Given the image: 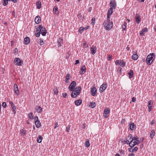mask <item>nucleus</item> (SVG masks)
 I'll return each mask as SVG.
<instances>
[{"label":"nucleus","instance_id":"obj_1","mask_svg":"<svg viewBox=\"0 0 156 156\" xmlns=\"http://www.w3.org/2000/svg\"><path fill=\"white\" fill-rule=\"evenodd\" d=\"M36 31L35 35L37 37L40 36V33L43 36H45L47 33L45 28L42 27L41 25H40L39 26V27L37 29Z\"/></svg>","mask_w":156,"mask_h":156},{"label":"nucleus","instance_id":"obj_2","mask_svg":"<svg viewBox=\"0 0 156 156\" xmlns=\"http://www.w3.org/2000/svg\"><path fill=\"white\" fill-rule=\"evenodd\" d=\"M155 55L154 53H152L148 55L147 57L146 61L148 65H150L152 62L154 58H155Z\"/></svg>","mask_w":156,"mask_h":156},{"label":"nucleus","instance_id":"obj_3","mask_svg":"<svg viewBox=\"0 0 156 156\" xmlns=\"http://www.w3.org/2000/svg\"><path fill=\"white\" fill-rule=\"evenodd\" d=\"M138 139L137 136L132 137L131 142L129 144V146L132 147L140 143Z\"/></svg>","mask_w":156,"mask_h":156},{"label":"nucleus","instance_id":"obj_4","mask_svg":"<svg viewBox=\"0 0 156 156\" xmlns=\"http://www.w3.org/2000/svg\"><path fill=\"white\" fill-rule=\"evenodd\" d=\"M104 27L106 30H110L113 26V23L110 22L109 19H107V22L106 23H105Z\"/></svg>","mask_w":156,"mask_h":156},{"label":"nucleus","instance_id":"obj_5","mask_svg":"<svg viewBox=\"0 0 156 156\" xmlns=\"http://www.w3.org/2000/svg\"><path fill=\"white\" fill-rule=\"evenodd\" d=\"M14 62L15 65L19 66H21L23 63V61L22 60L18 58H16Z\"/></svg>","mask_w":156,"mask_h":156},{"label":"nucleus","instance_id":"obj_6","mask_svg":"<svg viewBox=\"0 0 156 156\" xmlns=\"http://www.w3.org/2000/svg\"><path fill=\"white\" fill-rule=\"evenodd\" d=\"M76 85V82L75 81H73L69 86V90L70 91H73L75 88Z\"/></svg>","mask_w":156,"mask_h":156},{"label":"nucleus","instance_id":"obj_7","mask_svg":"<svg viewBox=\"0 0 156 156\" xmlns=\"http://www.w3.org/2000/svg\"><path fill=\"white\" fill-rule=\"evenodd\" d=\"M34 120L36 127L37 128L41 126V124L39 120H38V117L37 116H36L35 117Z\"/></svg>","mask_w":156,"mask_h":156},{"label":"nucleus","instance_id":"obj_8","mask_svg":"<svg viewBox=\"0 0 156 156\" xmlns=\"http://www.w3.org/2000/svg\"><path fill=\"white\" fill-rule=\"evenodd\" d=\"M107 87V84L106 83H104L102 84L100 87V92L102 93L104 90H105Z\"/></svg>","mask_w":156,"mask_h":156},{"label":"nucleus","instance_id":"obj_9","mask_svg":"<svg viewBox=\"0 0 156 156\" xmlns=\"http://www.w3.org/2000/svg\"><path fill=\"white\" fill-rule=\"evenodd\" d=\"M97 91V90L96 87H94L91 88L90 90L91 95L93 96H95L96 94Z\"/></svg>","mask_w":156,"mask_h":156},{"label":"nucleus","instance_id":"obj_10","mask_svg":"<svg viewBox=\"0 0 156 156\" xmlns=\"http://www.w3.org/2000/svg\"><path fill=\"white\" fill-rule=\"evenodd\" d=\"M132 136L131 134H129L128 137L126 138V140L125 141V142L127 144H129V143L131 142V140L132 138Z\"/></svg>","mask_w":156,"mask_h":156},{"label":"nucleus","instance_id":"obj_11","mask_svg":"<svg viewBox=\"0 0 156 156\" xmlns=\"http://www.w3.org/2000/svg\"><path fill=\"white\" fill-rule=\"evenodd\" d=\"M14 92L16 94H17V95H18L19 94V91L18 87V86L17 84H15L14 85Z\"/></svg>","mask_w":156,"mask_h":156},{"label":"nucleus","instance_id":"obj_12","mask_svg":"<svg viewBox=\"0 0 156 156\" xmlns=\"http://www.w3.org/2000/svg\"><path fill=\"white\" fill-rule=\"evenodd\" d=\"M136 21L138 23H139L141 19L140 15L137 14H136L135 16Z\"/></svg>","mask_w":156,"mask_h":156},{"label":"nucleus","instance_id":"obj_13","mask_svg":"<svg viewBox=\"0 0 156 156\" xmlns=\"http://www.w3.org/2000/svg\"><path fill=\"white\" fill-rule=\"evenodd\" d=\"M9 104L11 105V107L12 109V111L14 112V114H15L16 112L15 111V110L16 108V106L14 105L13 103L11 101H10L9 102Z\"/></svg>","mask_w":156,"mask_h":156},{"label":"nucleus","instance_id":"obj_14","mask_svg":"<svg viewBox=\"0 0 156 156\" xmlns=\"http://www.w3.org/2000/svg\"><path fill=\"white\" fill-rule=\"evenodd\" d=\"M113 12V10L112 8H110L109 9L107 14V19H110V16Z\"/></svg>","mask_w":156,"mask_h":156},{"label":"nucleus","instance_id":"obj_15","mask_svg":"<svg viewBox=\"0 0 156 156\" xmlns=\"http://www.w3.org/2000/svg\"><path fill=\"white\" fill-rule=\"evenodd\" d=\"M96 47L94 46H93L90 49L91 53L93 55L94 54L96 51Z\"/></svg>","mask_w":156,"mask_h":156},{"label":"nucleus","instance_id":"obj_16","mask_svg":"<svg viewBox=\"0 0 156 156\" xmlns=\"http://www.w3.org/2000/svg\"><path fill=\"white\" fill-rule=\"evenodd\" d=\"M147 28L143 29L140 33V35L141 36H143L144 34V33L147 32Z\"/></svg>","mask_w":156,"mask_h":156},{"label":"nucleus","instance_id":"obj_17","mask_svg":"<svg viewBox=\"0 0 156 156\" xmlns=\"http://www.w3.org/2000/svg\"><path fill=\"white\" fill-rule=\"evenodd\" d=\"M40 19V17L39 16H37L35 17V21L37 24H39L40 23L41 21V19Z\"/></svg>","mask_w":156,"mask_h":156},{"label":"nucleus","instance_id":"obj_18","mask_svg":"<svg viewBox=\"0 0 156 156\" xmlns=\"http://www.w3.org/2000/svg\"><path fill=\"white\" fill-rule=\"evenodd\" d=\"M138 57V55L135 52V53H133V55H132V58L134 60H136Z\"/></svg>","mask_w":156,"mask_h":156},{"label":"nucleus","instance_id":"obj_19","mask_svg":"<svg viewBox=\"0 0 156 156\" xmlns=\"http://www.w3.org/2000/svg\"><path fill=\"white\" fill-rule=\"evenodd\" d=\"M30 42V39L29 37H25L24 39V43L26 44H27L29 43Z\"/></svg>","mask_w":156,"mask_h":156},{"label":"nucleus","instance_id":"obj_20","mask_svg":"<svg viewBox=\"0 0 156 156\" xmlns=\"http://www.w3.org/2000/svg\"><path fill=\"white\" fill-rule=\"evenodd\" d=\"M70 78L71 76L70 74H67L66 76V79L65 80V82L67 83H68L69 82V80L70 79Z\"/></svg>","mask_w":156,"mask_h":156},{"label":"nucleus","instance_id":"obj_21","mask_svg":"<svg viewBox=\"0 0 156 156\" xmlns=\"http://www.w3.org/2000/svg\"><path fill=\"white\" fill-rule=\"evenodd\" d=\"M82 102V100L80 99H79L75 101L74 102L75 105L77 106L80 105L81 104Z\"/></svg>","mask_w":156,"mask_h":156},{"label":"nucleus","instance_id":"obj_22","mask_svg":"<svg viewBox=\"0 0 156 156\" xmlns=\"http://www.w3.org/2000/svg\"><path fill=\"white\" fill-rule=\"evenodd\" d=\"M58 8L57 7L55 6L54 7L53 9V12L54 13L58 14L59 13L58 12Z\"/></svg>","mask_w":156,"mask_h":156},{"label":"nucleus","instance_id":"obj_23","mask_svg":"<svg viewBox=\"0 0 156 156\" xmlns=\"http://www.w3.org/2000/svg\"><path fill=\"white\" fill-rule=\"evenodd\" d=\"M110 5L115 8L116 6V4L114 1L112 0L110 2Z\"/></svg>","mask_w":156,"mask_h":156},{"label":"nucleus","instance_id":"obj_24","mask_svg":"<svg viewBox=\"0 0 156 156\" xmlns=\"http://www.w3.org/2000/svg\"><path fill=\"white\" fill-rule=\"evenodd\" d=\"M36 5L37 8L38 9H40L41 8V2L40 1L37 2L36 3Z\"/></svg>","mask_w":156,"mask_h":156},{"label":"nucleus","instance_id":"obj_25","mask_svg":"<svg viewBox=\"0 0 156 156\" xmlns=\"http://www.w3.org/2000/svg\"><path fill=\"white\" fill-rule=\"evenodd\" d=\"M73 92H72L71 94V96L73 98H75L77 96V94L76 93L75 91H72Z\"/></svg>","mask_w":156,"mask_h":156},{"label":"nucleus","instance_id":"obj_26","mask_svg":"<svg viewBox=\"0 0 156 156\" xmlns=\"http://www.w3.org/2000/svg\"><path fill=\"white\" fill-rule=\"evenodd\" d=\"M128 74L129 75V77L130 79H131L133 76V71L132 70H130L129 72L128 73Z\"/></svg>","mask_w":156,"mask_h":156},{"label":"nucleus","instance_id":"obj_27","mask_svg":"<svg viewBox=\"0 0 156 156\" xmlns=\"http://www.w3.org/2000/svg\"><path fill=\"white\" fill-rule=\"evenodd\" d=\"M43 139L42 137L40 135H39L37 137V141L38 143H40L41 142L42 140Z\"/></svg>","mask_w":156,"mask_h":156},{"label":"nucleus","instance_id":"obj_28","mask_svg":"<svg viewBox=\"0 0 156 156\" xmlns=\"http://www.w3.org/2000/svg\"><path fill=\"white\" fill-rule=\"evenodd\" d=\"M81 89V87H78V89H77L76 88L75 89V91L76 93L78 95L80 94V90Z\"/></svg>","mask_w":156,"mask_h":156},{"label":"nucleus","instance_id":"obj_29","mask_svg":"<svg viewBox=\"0 0 156 156\" xmlns=\"http://www.w3.org/2000/svg\"><path fill=\"white\" fill-rule=\"evenodd\" d=\"M9 0H3L2 3L3 5L6 6L8 4Z\"/></svg>","mask_w":156,"mask_h":156},{"label":"nucleus","instance_id":"obj_30","mask_svg":"<svg viewBox=\"0 0 156 156\" xmlns=\"http://www.w3.org/2000/svg\"><path fill=\"white\" fill-rule=\"evenodd\" d=\"M148 107L149 109L148 111L150 112L151 110V108L152 107V105L151 104V101H149L148 102Z\"/></svg>","mask_w":156,"mask_h":156},{"label":"nucleus","instance_id":"obj_31","mask_svg":"<svg viewBox=\"0 0 156 156\" xmlns=\"http://www.w3.org/2000/svg\"><path fill=\"white\" fill-rule=\"evenodd\" d=\"M37 112L40 113L42 111V109L40 106H38L37 107Z\"/></svg>","mask_w":156,"mask_h":156},{"label":"nucleus","instance_id":"obj_32","mask_svg":"<svg viewBox=\"0 0 156 156\" xmlns=\"http://www.w3.org/2000/svg\"><path fill=\"white\" fill-rule=\"evenodd\" d=\"M90 106L92 108H93L96 106V103L94 102H92L90 103Z\"/></svg>","mask_w":156,"mask_h":156},{"label":"nucleus","instance_id":"obj_33","mask_svg":"<svg viewBox=\"0 0 156 156\" xmlns=\"http://www.w3.org/2000/svg\"><path fill=\"white\" fill-rule=\"evenodd\" d=\"M120 65L122 67L125 66V62L123 60H120Z\"/></svg>","mask_w":156,"mask_h":156},{"label":"nucleus","instance_id":"obj_34","mask_svg":"<svg viewBox=\"0 0 156 156\" xmlns=\"http://www.w3.org/2000/svg\"><path fill=\"white\" fill-rule=\"evenodd\" d=\"M110 112V110L108 108H105L104 111L105 114H108Z\"/></svg>","mask_w":156,"mask_h":156},{"label":"nucleus","instance_id":"obj_35","mask_svg":"<svg viewBox=\"0 0 156 156\" xmlns=\"http://www.w3.org/2000/svg\"><path fill=\"white\" fill-rule=\"evenodd\" d=\"M86 68L84 66H83L81 68V70L83 73H84L86 71Z\"/></svg>","mask_w":156,"mask_h":156},{"label":"nucleus","instance_id":"obj_36","mask_svg":"<svg viewBox=\"0 0 156 156\" xmlns=\"http://www.w3.org/2000/svg\"><path fill=\"white\" fill-rule=\"evenodd\" d=\"M155 135V131L154 129H152L151 132L150 134V136L152 138Z\"/></svg>","mask_w":156,"mask_h":156},{"label":"nucleus","instance_id":"obj_37","mask_svg":"<svg viewBox=\"0 0 156 156\" xmlns=\"http://www.w3.org/2000/svg\"><path fill=\"white\" fill-rule=\"evenodd\" d=\"M135 125L133 123L131 124L130 126V129L131 130H133V128L135 127Z\"/></svg>","mask_w":156,"mask_h":156},{"label":"nucleus","instance_id":"obj_38","mask_svg":"<svg viewBox=\"0 0 156 156\" xmlns=\"http://www.w3.org/2000/svg\"><path fill=\"white\" fill-rule=\"evenodd\" d=\"M53 91H54L55 94L56 95L58 94V90L57 88V87H54V88L53 89Z\"/></svg>","mask_w":156,"mask_h":156},{"label":"nucleus","instance_id":"obj_39","mask_svg":"<svg viewBox=\"0 0 156 156\" xmlns=\"http://www.w3.org/2000/svg\"><path fill=\"white\" fill-rule=\"evenodd\" d=\"M21 133L22 135L23 136H25L26 134V131L23 129H22L21 130Z\"/></svg>","mask_w":156,"mask_h":156},{"label":"nucleus","instance_id":"obj_40","mask_svg":"<svg viewBox=\"0 0 156 156\" xmlns=\"http://www.w3.org/2000/svg\"><path fill=\"white\" fill-rule=\"evenodd\" d=\"M85 30V27H80L79 30V31L80 32V33H81L82 32V31Z\"/></svg>","mask_w":156,"mask_h":156},{"label":"nucleus","instance_id":"obj_41","mask_svg":"<svg viewBox=\"0 0 156 156\" xmlns=\"http://www.w3.org/2000/svg\"><path fill=\"white\" fill-rule=\"evenodd\" d=\"M38 42L41 45H42L44 43L43 40L41 39L39 40L38 41Z\"/></svg>","mask_w":156,"mask_h":156},{"label":"nucleus","instance_id":"obj_42","mask_svg":"<svg viewBox=\"0 0 156 156\" xmlns=\"http://www.w3.org/2000/svg\"><path fill=\"white\" fill-rule=\"evenodd\" d=\"M85 145L87 147H88L90 146V144L88 141L86 142Z\"/></svg>","mask_w":156,"mask_h":156},{"label":"nucleus","instance_id":"obj_43","mask_svg":"<svg viewBox=\"0 0 156 156\" xmlns=\"http://www.w3.org/2000/svg\"><path fill=\"white\" fill-rule=\"evenodd\" d=\"M29 117L30 119H33L34 116L33 115V114L32 113L30 112L29 114Z\"/></svg>","mask_w":156,"mask_h":156},{"label":"nucleus","instance_id":"obj_44","mask_svg":"<svg viewBox=\"0 0 156 156\" xmlns=\"http://www.w3.org/2000/svg\"><path fill=\"white\" fill-rule=\"evenodd\" d=\"M127 23L124 22V24L122 26V28L125 30L126 27Z\"/></svg>","mask_w":156,"mask_h":156},{"label":"nucleus","instance_id":"obj_45","mask_svg":"<svg viewBox=\"0 0 156 156\" xmlns=\"http://www.w3.org/2000/svg\"><path fill=\"white\" fill-rule=\"evenodd\" d=\"M77 17L79 19H80V20H82L83 18V17H82V16L81 15L80 13H79Z\"/></svg>","mask_w":156,"mask_h":156},{"label":"nucleus","instance_id":"obj_46","mask_svg":"<svg viewBox=\"0 0 156 156\" xmlns=\"http://www.w3.org/2000/svg\"><path fill=\"white\" fill-rule=\"evenodd\" d=\"M92 22L91 23V24L92 25H94V24L95 23V18L94 17L92 19Z\"/></svg>","mask_w":156,"mask_h":156},{"label":"nucleus","instance_id":"obj_47","mask_svg":"<svg viewBox=\"0 0 156 156\" xmlns=\"http://www.w3.org/2000/svg\"><path fill=\"white\" fill-rule=\"evenodd\" d=\"M6 106L7 105L6 103L5 102H3L2 104V106L4 108H6Z\"/></svg>","mask_w":156,"mask_h":156},{"label":"nucleus","instance_id":"obj_48","mask_svg":"<svg viewBox=\"0 0 156 156\" xmlns=\"http://www.w3.org/2000/svg\"><path fill=\"white\" fill-rule=\"evenodd\" d=\"M14 53L16 55L18 53V50H17V48H15L14 49Z\"/></svg>","mask_w":156,"mask_h":156},{"label":"nucleus","instance_id":"obj_49","mask_svg":"<svg viewBox=\"0 0 156 156\" xmlns=\"http://www.w3.org/2000/svg\"><path fill=\"white\" fill-rule=\"evenodd\" d=\"M70 126H69L68 127H67L66 128V131L67 132H69V130H70Z\"/></svg>","mask_w":156,"mask_h":156},{"label":"nucleus","instance_id":"obj_50","mask_svg":"<svg viewBox=\"0 0 156 156\" xmlns=\"http://www.w3.org/2000/svg\"><path fill=\"white\" fill-rule=\"evenodd\" d=\"M120 60H116L115 62V64L116 65L120 64Z\"/></svg>","mask_w":156,"mask_h":156},{"label":"nucleus","instance_id":"obj_51","mask_svg":"<svg viewBox=\"0 0 156 156\" xmlns=\"http://www.w3.org/2000/svg\"><path fill=\"white\" fill-rule=\"evenodd\" d=\"M55 127H54V129H56L57 127H58V122H56L55 123Z\"/></svg>","mask_w":156,"mask_h":156},{"label":"nucleus","instance_id":"obj_52","mask_svg":"<svg viewBox=\"0 0 156 156\" xmlns=\"http://www.w3.org/2000/svg\"><path fill=\"white\" fill-rule=\"evenodd\" d=\"M83 44V46L85 47L86 48H87V47H88V45H87V43H86V42H84Z\"/></svg>","mask_w":156,"mask_h":156},{"label":"nucleus","instance_id":"obj_53","mask_svg":"<svg viewBox=\"0 0 156 156\" xmlns=\"http://www.w3.org/2000/svg\"><path fill=\"white\" fill-rule=\"evenodd\" d=\"M132 147H131L130 148H129V151L130 152H133L134 151V150H133V149H132Z\"/></svg>","mask_w":156,"mask_h":156},{"label":"nucleus","instance_id":"obj_54","mask_svg":"<svg viewBox=\"0 0 156 156\" xmlns=\"http://www.w3.org/2000/svg\"><path fill=\"white\" fill-rule=\"evenodd\" d=\"M62 95L63 97L65 98L67 96V93H65L63 94Z\"/></svg>","mask_w":156,"mask_h":156},{"label":"nucleus","instance_id":"obj_55","mask_svg":"<svg viewBox=\"0 0 156 156\" xmlns=\"http://www.w3.org/2000/svg\"><path fill=\"white\" fill-rule=\"evenodd\" d=\"M136 100V99L134 97H133L132 98V101L133 102H134Z\"/></svg>","mask_w":156,"mask_h":156},{"label":"nucleus","instance_id":"obj_56","mask_svg":"<svg viewBox=\"0 0 156 156\" xmlns=\"http://www.w3.org/2000/svg\"><path fill=\"white\" fill-rule=\"evenodd\" d=\"M111 57H112L111 55H108V60H110L111 59Z\"/></svg>","mask_w":156,"mask_h":156},{"label":"nucleus","instance_id":"obj_57","mask_svg":"<svg viewBox=\"0 0 156 156\" xmlns=\"http://www.w3.org/2000/svg\"><path fill=\"white\" fill-rule=\"evenodd\" d=\"M133 150H134V151H136L138 150V147H135L134 148V149H133Z\"/></svg>","mask_w":156,"mask_h":156},{"label":"nucleus","instance_id":"obj_58","mask_svg":"<svg viewBox=\"0 0 156 156\" xmlns=\"http://www.w3.org/2000/svg\"><path fill=\"white\" fill-rule=\"evenodd\" d=\"M79 63V61L78 60H76V63H75V64H78Z\"/></svg>","mask_w":156,"mask_h":156},{"label":"nucleus","instance_id":"obj_59","mask_svg":"<svg viewBox=\"0 0 156 156\" xmlns=\"http://www.w3.org/2000/svg\"><path fill=\"white\" fill-rule=\"evenodd\" d=\"M62 40L61 39H59L58 41V43H61V42L62 41Z\"/></svg>","mask_w":156,"mask_h":156},{"label":"nucleus","instance_id":"obj_60","mask_svg":"<svg viewBox=\"0 0 156 156\" xmlns=\"http://www.w3.org/2000/svg\"><path fill=\"white\" fill-rule=\"evenodd\" d=\"M86 124L85 123H84L83 124V128H85L86 127Z\"/></svg>","mask_w":156,"mask_h":156},{"label":"nucleus","instance_id":"obj_61","mask_svg":"<svg viewBox=\"0 0 156 156\" xmlns=\"http://www.w3.org/2000/svg\"><path fill=\"white\" fill-rule=\"evenodd\" d=\"M9 1H11L13 2H17V0H9Z\"/></svg>","mask_w":156,"mask_h":156},{"label":"nucleus","instance_id":"obj_62","mask_svg":"<svg viewBox=\"0 0 156 156\" xmlns=\"http://www.w3.org/2000/svg\"><path fill=\"white\" fill-rule=\"evenodd\" d=\"M108 114H105V115H104V117L105 118H107L108 117V116H107V115Z\"/></svg>","mask_w":156,"mask_h":156},{"label":"nucleus","instance_id":"obj_63","mask_svg":"<svg viewBox=\"0 0 156 156\" xmlns=\"http://www.w3.org/2000/svg\"><path fill=\"white\" fill-rule=\"evenodd\" d=\"M92 10V8L90 7L89 8L88 11L90 12Z\"/></svg>","mask_w":156,"mask_h":156},{"label":"nucleus","instance_id":"obj_64","mask_svg":"<svg viewBox=\"0 0 156 156\" xmlns=\"http://www.w3.org/2000/svg\"><path fill=\"white\" fill-rule=\"evenodd\" d=\"M61 46V43H58V47H59Z\"/></svg>","mask_w":156,"mask_h":156}]
</instances>
